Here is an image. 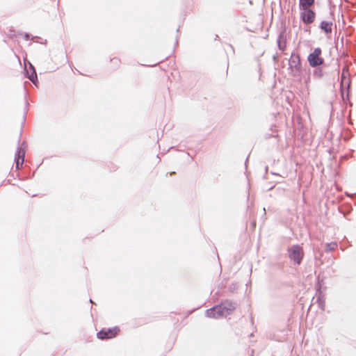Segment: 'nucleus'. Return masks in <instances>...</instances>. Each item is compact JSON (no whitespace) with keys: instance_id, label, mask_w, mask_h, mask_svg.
I'll use <instances>...</instances> for the list:
<instances>
[{"instance_id":"nucleus-11","label":"nucleus","mask_w":356,"mask_h":356,"mask_svg":"<svg viewBox=\"0 0 356 356\" xmlns=\"http://www.w3.org/2000/svg\"><path fill=\"white\" fill-rule=\"evenodd\" d=\"M112 62L118 64L120 63V60L118 58H113L111 60Z\"/></svg>"},{"instance_id":"nucleus-5","label":"nucleus","mask_w":356,"mask_h":356,"mask_svg":"<svg viewBox=\"0 0 356 356\" xmlns=\"http://www.w3.org/2000/svg\"><path fill=\"white\" fill-rule=\"evenodd\" d=\"M289 68L292 72H300L301 70L300 57L298 54L292 53L289 60Z\"/></svg>"},{"instance_id":"nucleus-4","label":"nucleus","mask_w":356,"mask_h":356,"mask_svg":"<svg viewBox=\"0 0 356 356\" xmlns=\"http://www.w3.org/2000/svg\"><path fill=\"white\" fill-rule=\"evenodd\" d=\"M120 328L118 327H114L112 328H103L102 330L97 332V337L98 339L104 340L110 339L115 337L120 333Z\"/></svg>"},{"instance_id":"nucleus-7","label":"nucleus","mask_w":356,"mask_h":356,"mask_svg":"<svg viewBox=\"0 0 356 356\" xmlns=\"http://www.w3.org/2000/svg\"><path fill=\"white\" fill-rule=\"evenodd\" d=\"M25 152L23 149H19L16 158V168L19 169L22 166L24 161Z\"/></svg>"},{"instance_id":"nucleus-9","label":"nucleus","mask_w":356,"mask_h":356,"mask_svg":"<svg viewBox=\"0 0 356 356\" xmlns=\"http://www.w3.org/2000/svg\"><path fill=\"white\" fill-rule=\"evenodd\" d=\"M315 0H300V9H306L314 5Z\"/></svg>"},{"instance_id":"nucleus-3","label":"nucleus","mask_w":356,"mask_h":356,"mask_svg":"<svg viewBox=\"0 0 356 356\" xmlns=\"http://www.w3.org/2000/svg\"><path fill=\"white\" fill-rule=\"evenodd\" d=\"M307 60L311 67H315L323 64L324 59L322 57V50L319 47H316L308 56Z\"/></svg>"},{"instance_id":"nucleus-2","label":"nucleus","mask_w":356,"mask_h":356,"mask_svg":"<svg viewBox=\"0 0 356 356\" xmlns=\"http://www.w3.org/2000/svg\"><path fill=\"white\" fill-rule=\"evenodd\" d=\"M289 257L295 264L300 265L304 257V251L302 247L294 245L288 249Z\"/></svg>"},{"instance_id":"nucleus-10","label":"nucleus","mask_w":356,"mask_h":356,"mask_svg":"<svg viewBox=\"0 0 356 356\" xmlns=\"http://www.w3.org/2000/svg\"><path fill=\"white\" fill-rule=\"evenodd\" d=\"M337 246L336 243H330L327 245V250H333Z\"/></svg>"},{"instance_id":"nucleus-6","label":"nucleus","mask_w":356,"mask_h":356,"mask_svg":"<svg viewBox=\"0 0 356 356\" xmlns=\"http://www.w3.org/2000/svg\"><path fill=\"white\" fill-rule=\"evenodd\" d=\"M301 10H302L301 13V17L303 22L307 24H309L314 22L316 17L315 13L311 10L310 8Z\"/></svg>"},{"instance_id":"nucleus-1","label":"nucleus","mask_w":356,"mask_h":356,"mask_svg":"<svg viewBox=\"0 0 356 356\" xmlns=\"http://www.w3.org/2000/svg\"><path fill=\"white\" fill-rule=\"evenodd\" d=\"M236 309L235 305L229 301H225L206 311L208 318H220L231 314Z\"/></svg>"},{"instance_id":"nucleus-8","label":"nucleus","mask_w":356,"mask_h":356,"mask_svg":"<svg viewBox=\"0 0 356 356\" xmlns=\"http://www.w3.org/2000/svg\"><path fill=\"white\" fill-rule=\"evenodd\" d=\"M332 23L327 21H323L321 23V29L324 31L326 33H331Z\"/></svg>"}]
</instances>
